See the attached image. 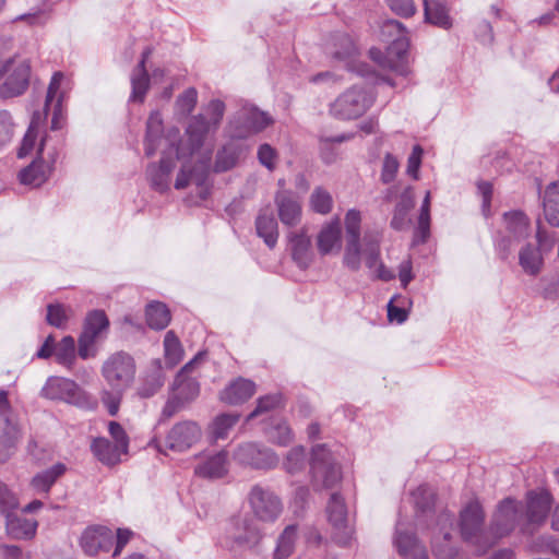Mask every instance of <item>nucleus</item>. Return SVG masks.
<instances>
[{
    "label": "nucleus",
    "instance_id": "nucleus-61",
    "mask_svg": "<svg viewBox=\"0 0 559 559\" xmlns=\"http://www.w3.org/2000/svg\"><path fill=\"white\" fill-rule=\"evenodd\" d=\"M124 390L126 388H112L111 391H104L102 393V402L111 416L118 413Z\"/></svg>",
    "mask_w": 559,
    "mask_h": 559
},
{
    "label": "nucleus",
    "instance_id": "nucleus-40",
    "mask_svg": "<svg viewBox=\"0 0 559 559\" xmlns=\"http://www.w3.org/2000/svg\"><path fill=\"white\" fill-rule=\"evenodd\" d=\"M414 198L411 188H407L401 195L391 219V227L395 230H404L408 227L411 219L408 212L414 207Z\"/></svg>",
    "mask_w": 559,
    "mask_h": 559
},
{
    "label": "nucleus",
    "instance_id": "nucleus-32",
    "mask_svg": "<svg viewBox=\"0 0 559 559\" xmlns=\"http://www.w3.org/2000/svg\"><path fill=\"white\" fill-rule=\"evenodd\" d=\"M543 210L549 225L559 227V180L550 182L544 190Z\"/></svg>",
    "mask_w": 559,
    "mask_h": 559
},
{
    "label": "nucleus",
    "instance_id": "nucleus-7",
    "mask_svg": "<svg viewBox=\"0 0 559 559\" xmlns=\"http://www.w3.org/2000/svg\"><path fill=\"white\" fill-rule=\"evenodd\" d=\"M523 524V504L514 499L507 498L499 503L493 513L489 527L490 539H495L496 544L516 527L522 531Z\"/></svg>",
    "mask_w": 559,
    "mask_h": 559
},
{
    "label": "nucleus",
    "instance_id": "nucleus-12",
    "mask_svg": "<svg viewBox=\"0 0 559 559\" xmlns=\"http://www.w3.org/2000/svg\"><path fill=\"white\" fill-rule=\"evenodd\" d=\"M102 373L111 388L127 389L134 379V360L124 352L115 353L104 362Z\"/></svg>",
    "mask_w": 559,
    "mask_h": 559
},
{
    "label": "nucleus",
    "instance_id": "nucleus-63",
    "mask_svg": "<svg viewBox=\"0 0 559 559\" xmlns=\"http://www.w3.org/2000/svg\"><path fill=\"white\" fill-rule=\"evenodd\" d=\"M399 170V162L396 157L392 154L388 153L384 156L382 170H381V181L383 183H390L395 179L396 173Z\"/></svg>",
    "mask_w": 559,
    "mask_h": 559
},
{
    "label": "nucleus",
    "instance_id": "nucleus-39",
    "mask_svg": "<svg viewBox=\"0 0 559 559\" xmlns=\"http://www.w3.org/2000/svg\"><path fill=\"white\" fill-rule=\"evenodd\" d=\"M255 229L265 245L273 249L278 238V226L274 215L270 213H260L255 219Z\"/></svg>",
    "mask_w": 559,
    "mask_h": 559
},
{
    "label": "nucleus",
    "instance_id": "nucleus-41",
    "mask_svg": "<svg viewBox=\"0 0 559 559\" xmlns=\"http://www.w3.org/2000/svg\"><path fill=\"white\" fill-rule=\"evenodd\" d=\"M424 11L427 22L444 29L452 26V21L444 3L438 0H424Z\"/></svg>",
    "mask_w": 559,
    "mask_h": 559
},
{
    "label": "nucleus",
    "instance_id": "nucleus-33",
    "mask_svg": "<svg viewBox=\"0 0 559 559\" xmlns=\"http://www.w3.org/2000/svg\"><path fill=\"white\" fill-rule=\"evenodd\" d=\"M318 250L322 255L341 248V225L338 221L329 223L322 227L317 238Z\"/></svg>",
    "mask_w": 559,
    "mask_h": 559
},
{
    "label": "nucleus",
    "instance_id": "nucleus-21",
    "mask_svg": "<svg viewBox=\"0 0 559 559\" xmlns=\"http://www.w3.org/2000/svg\"><path fill=\"white\" fill-rule=\"evenodd\" d=\"M393 544L403 559H428V551L414 533H407L397 522Z\"/></svg>",
    "mask_w": 559,
    "mask_h": 559
},
{
    "label": "nucleus",
    "instance_id": "nucleus-31",
    "mask_svg": "<svg viewBox=\"0 0 559 559\" xmlns=\"http://www.w3.org/2000/svg\"><path fill=\"white\" fill-rule=\"evenodd\" d=\"M7 534L13 539H29L35 536L37 522L16 515L14 512L5 516Z\"/></svg>",
    "mask_w": 559,
    "mask_h": 559
},
{
    "label": "nucleus",
    "instance_id": "nucleus-54",
    "mask_svg": "<svg viewBox=\"0 0 559 559\" xmlns=\"http://www.w3.org/2000/svg\"><path fill=\"white\" fill-rule=\"evenodd\" d=\"M293 439V431L285 421L278 423L269 431V440L281 447H287Z\"/></svg>",
    "mask_w": 559,
    "mask_h": 559
},
{
    "label": "nucleus",
    "instance_id": "nucleus-18",
    "mask_svg": "<svg viewBox=\"0 0 559 559\" xmlns=\"http://www.w3.org/2000/svg\"><path fill=\"white\" fill-rule=\"evenodd\" d=\"M41 395L50 400H61L71 404H79L83 392L79 385L70 379L50 377L41 389Z\"/></svg>",
    "mask_w": 559,
    "mask_h": 559
},
{
    "label": "nucleus",
    "instance_id": "nucleus-4",
    "mask_svg": "<svg viewBox=\"0 0 559 559\" xmlns=\"http://www.w3.org/2000/svg\"><path fill=\"white\" fill-rule=\"evenodd\" d=\"M31 64L17 56L0 58V98L9 99L23 95L31 81Z\"/></svg>",
    "mask_w": 559,
    "mask_h": 559
},
{
    "label": "nucleus",
    "instance_id": "nucleus-37",
    "mask_svg": "<svg viewBox=\"0 0 559 559\" xmlns=\"http://www.w3.org/2000/svg\"><path fill=\"white\" fill-rule=\"evenodd\" d=\"M163 130V119L159 111H152L146 122V134L144 141L146 156L151 157L156 153Z\"/></svg>",
    "mask_w": 559,
    "mask_h": 559
},
{
    "label": "nucleus",
    "instance_id": "nucleus-3",
    "mask_svg": "<svg viewBox=\"0 0 559 559\" xmlns=\"http://www.w3.org/2000/svg\"><path fill=\"white\" fill-rule=\"evenodd\" d=\"M484 522L485 513L477 500L469 501L460 512L461 537L478 555L485 554L495 545V539H490V531L484 528Z\"/></svg>",
    "mask_w": 559,
    "mask_h": 559
},
{
    "label": "nucleus",
    "instance_id": "nucleus-23",
    "mask_svg": "<svg viewBox=\"0 0 559 559\" xmlns=\"http://www.w3.org/2000/svg\"><path fill=\"white\" fill-rule=\"evenodd\" d=\"M228 454L219 451L214 454L204 455L194 467L195 475L204 478H221L228 472Z\"/></svg>",
    "mask_w": 559,
    "mask_h": 559
},
{
    "label": "nucleus",
    "instance_id": "nucleus-60",
    "mask_svg": "<svg viewBox=\"0 0 559 559\" xmlns=\"http://www.w3.org/2000/svg\"><path fill=\"white\" fill-rule=\"evenodd\" d=\"M198 102V92L195 88L190 87L186 90L176 100L177 109L180 114L187 116L191 114Z\"/></svg>",
    "mask_w": 559,
    "mask_h": 559
},
{
    "label": "nucleus",
    "instance_id": "nucleus-27",
    "mask_svg": "<svg viewBox=\"0 0 559 559\" xmlns=\"http://www.w3.org/2000/svg\"><path fill=\"white\" fill-rule=\"evenodd\" d=\"M55 163V156L49 163L41 159L34 160L29 166L20 171L19 179L21 183L33 187L41 186L48 179Z\"/></svg>",
    "mask_w": 559,
    "mask_h": 559
},
{
    "label": "nucleus",
    "instance_id": "nucleus-42",
    "mask_svg": "<svg viewBox=\"0 0 559 559\" xmlns=\"http://www.w3.org/2000/svg\"><path fill=\"white\" fill-rule=\"evenodd\" d=\"M164 384V374L159 361H155L152 369L145 374L138 389V394L147 399L156 394Z\"/></svg>",
    "mask_w": 559,
    "mask_h": 559
},
{
    "label": "nucleus",
    "instance_id": "nucleus-14",
    "mask_svg": "<svg viewBox=\"0 0 559 559\" xmlns=\"http://www.w3.org/2000/svg\"><path fill=\"white\" fill-rule=\"evenodd\" d=\"M453 527V514L449 511L440 512L431 538V549L437 559H455L457 548L451 543Z\"/></svg>",
    "mask_w": 559,
    "mask_h": 559
},
{
    "label": "nucleus",
    "instance_id": "nucleus-50",
    "mask_svg": "<svg viewBox=\"0 0 559 559\" xmlns=\"http://www.w3.org/2000/svg\"><path fill=\"white\" fill-rule=\"evenodd\" d=\"M309 204L313 212L326 215L332 211L333 199L328 190L316 187L310 194Z\"/></svg>",
    "mask_w": 559,
    "mask_h": 559
},
{
    "label": "nucleus",
    "instance_id": "nucleus-9",
    "mask_svg": "<svg viewBox=\"0 0 559 559\" xmlns=\"http://www.w3.org/2000/svg\"><path fill=\"white\" fill-rule=\"evenodd\" d=\"M248 502L253 515L265 523H274L283 512L281 498L270 488L261 485H254L250 489Z\"/></svg>",
    "mask_w": 559,
    "mask_h": 559
},
{
    "label": "nucleus",
    "instance_id": "nucleus-43",
    "mask_svg": "<svg viewBox=\"0 0 559 559\" xmlns=\"http://www.w3.org/2000/svg\"><path fill=\"white\" fill-rule=\"evenodd\" d=\"M242 153L241 145L230 141L217 152L214 169L217 173L231 169Z\"/></svg>",
    "mask_w": 559,
    "mask_h": 559
},
{
    "label": "nucleus",
    "instance_id": "nucleus-46",
    "mask_svg": "<svg viewBox=\"0 0 559 559\" xmlns=\"http://www.w3.org/2000/svg\"><path fill=\"white\" fill-rule=\"evenodd\" d=\"M296 542L297 526L294 524L287 525L277 538L274 558L287 559L294 552Z\"/></svg>",
    "mask_w": 559,
    "mask_h": 559
},
{
    "label": "nucleus",
    "instance_id": "nucleus-1",
    "mask_svg": "<svg viewBox=\"0 0 559 559\" xmlns=\"http://www.w3.org/2000/svg\"><path fill=\"white\" fill-rule=\"evenodd\" d=\"M361 215L357 210H349L345 215L346 247L343 263L350 271H358L361 259L382 281L394 278V274L380 261V243L382 234L379 230H366L360 238Z\"/></svg>",
    "mask_w": 559,
    "mask_h": 559
},
{
    "label": "nucleus",
    "instance_id": "nucleus-6",
    "mask_svg": "<svg viewBox=\"0 0 559 559\" xmlns=\"http://www.w3.org/2000/svg\"><path fill=\"white\" fill-rule=\"evenodd\" d=\"M201 428L195 421L185 420L173 426L164 442L154 438L150 444L162 453H166V450L183 452L193 447L201 439Z\"/></svg>",
    "mask_w": 559,
    "mask_h": 559
},
{
    "label": "nucleus",
    "instance_id": "nucleus-16",
    "mask_svg": "<svg viewBox=\"0 0 559 559\" xmlns=\"http://www.w3.org/2000/svg\"><path fill=\"white\" fill-rule=\"evenodd\" d=\"M272 122V118L266 112L259 110L254 106L246 105L237 114L235 135L246 138L251 133L262 131Z\"/></svg>",
    "mask_w": 559,
    "mask_h": 559
},
{
    "label": "nucleus",
    "instance_id": "nucleus-2",
    "mask_svg": "<svg viewBox=\"0 0 559 559\" xmlns=\"http://www.w3.org/2000/svg\"><path fill=\"white\" fill-rule=\"evenodd\" d=\"M383 36H395L385 52L379 48L369 50L370 58L383 69H389L395 73L406 76L409 73L408 66V38L404 25L396 20L386 21L381 29Z\"/></svg>",
    "mask_w": 559,
    "mask_h": 559
},
{
    "label": "nucleus",
    "instance_id": "nucleus-52",
    "mask_svg": "<svg viewBox=\"0 0 559 559\" xmlns=\"http://www.w3.org/2000/svg\"><path fill=\"white\" fill-rule=\"evenodd\" d=\"M165 359L170 367L177 365L183 355L181 343L173 331H168L164 338Z\"/></svg>",
    "mask_w": 559,
    "mask_h": 559
},
{
    "label": "nucleus",
    "instance_id": "nucleus-58",
    "mask_svg": "<svg viewBox=\"0 0 559 559\" xmlns=\"http://www.w3.org/2000/svg\"><path fill=\"white\" fill-rule=\"evenodd\" d=\"M225 114V104L219 99L211 100L204 109V116L212 127L217 130Z\"/></svg>",
    "mask_w": 559,
    "mask_h": 559
},
{
    "label": "nucleus",
    "instance_id": "nucleus-62",
    "mask_svg": "<svg viewBox=\"0 0 559 559\" xmlns=\"http://www.w3.org/2000/svg\"><path fill=\"white\" fill-rule=\"evenodd\" d=\"M14 133L12 116L7 110H0V148L11 142Z\"/></svg>",
    "mask_w": 559,
    "mask_h": 559
},
{
    "label": "nucleus",
    "instance_id": "nucleus-44",
    "mask_svg": "<svg viewBox=\"0 0 559 559\" xmlns=\"http://www.w3.org/2000/svg\"><path fill=\"white\" fill-rule=\"evenodd\" d=\"M354 138L353 133H343L335 136H321L319 140L320 156L324 164H333L337 160L338 152L335 143H343Z\"/></svg>",
    "mask_w": 559,
    "mask_h": 559
},
{
    "label": "nucleus",
    "instance_id": "nucleus-28",
    "mask_svg": "<svg viewBox=\"0 0 559 559\" xmlns=\"http://www.w3.org/2000/svg\"><path fill=\"white\" fill-rule=\"evenodd\" d=\"M412 497L416 509L417 523L421 525L433 514L436 492L428 485H420L413 491Z\"/></svg>",
    "mask_w": 559,
    "mask_h": 559
},
{
    "label": "nucleus",
    "instance_id": "nucleus-53",
    "mask_svg": "<svg viewBox=\"0 0 559 559\" xmlns=\"http://www.w3.org/2000/svg\"><path fill=\"white\" fill-rule=\"evenodd\" d=\"M72 314V310L60 304L48 305L47 307V322L58 329H63L67 325L69 318Z\"/></svg>",
    "mask_w": 559,
    "mask_h": 559
},
{
    "label": "nucleus",
    "instance_id": "nucleus-15",
    "mask_svg": "<svg viewBox=\"0 0 559 559\" xmlns=\"http://www.w3.org/2000/svg\"><path fill=\"white\" fill-rule=\"evenodd\" d=\"M326 513L329 522L334 530L333 539L341 546H348L353 537V530L348 525L344 499L337 492L331 495L326 506Z\"/></svg>",
    "mask_w": 559,
    "mask_h": 559
},
{
    "label": "nucleus",
    "instance_id": "nucleus-57",
    "mask_svg": "<svg viewBox=\"0 0 559 559\" xmlns=\"http://www.w3.org/2000/svg\"><path fill=\"white\" fill-rule=\"evenodd\" d=\"M306 462V453L304 447H295L287 453L284 466L286 471L294 474L300 471Z\"/></svg>",
    "mask_w": 559,
    "mask_h": 559
},
{
    "label": "nucleus",
    "instance_id": "nucleus-49",
    "mask_svg": "<svg viewBox=\"0 0 559 559\" xmlns=\"http://www.w3.org/2000/svg\"><path fill=\"white\" fill-rule=\"evenodd\" d=\"M132 93L130 100L143 103L150 88V76L145 68L134 69L131 75Z\"/></svg>",
    "mask_w": 559,
    "mask_h": 559
},
{
    "label": "nucleus",
    "instance_id": "nucleus-56",
    "mask_svg": "<svg viewBox=\"0 0 559 559\" xmlns=\"http://www.w3.org/2000/svg\"><path fill=\"white\" fill-rule=\"evenodd\" d=\"M281 394H269L258 400L257 407L248 415L247 420H251L264 412H269L282 404Z\"/></svg>",
    "mask_w": 559,
    "mask_h": 559
},
{
    "label": "nucleus",
    "instance_id": "nucleus-55",
    "mask_svg": "<svg viewBox=\"0 0 559 559\" xmlns=\"http://www.w3.org/2000/svg\"><path fill=\"white\" fill-rule=\"evenodd\" d=\"M335 46H340L333 51V57L337 60H345L356 52V45L346 34L335 36Z\"/></svg>",
    "mask_w": 559,
    "mask_h": 559
},
{
    "label": "nucleus",
    "instance_id": "nucleus-45",
    "mask_svg": "<svg viewBox=\"0 0 559 559\" xmlns=\"http://www.w3.org/2000/svg\"><path fill=\"white\" fill-rule=\"evenodd\" d=\"M240 414L224 413L217 415L210 426L212 439L224 440L228 437L230 429L239 421Z\"/></svg>",
    "mask_w": 559,
    "mask_h": 559
},
{
    "label": "nucleus",
    "instance_id": "nucleus-24",
    "mask_svg": "<svg viewBox=\"0 0 559 559\" xmlns=\"http://www.w3.org/2000/svg\"><path fill=\"white\" fill-rule=\"evenodd\" d=\"M288 239L293 260L298 267L302 270L308 269L314 257L310 238L301 230L299 233H290Z\"/></svg>",
    "mask_w": 559,
    "mask_h": 559
},
{
    "label": "nucleus",
    "instance_id": "nucleus-19",
    "mask_svg": "<svg viewBox=\"0 0 559 559\" xmlns=\"http://www.w3.org/2000/svg\"><path fill=\"white\" fill-rule=\"evenodd\" d=\"M115 536L112 532L105 526L87 527L80 539L84 552L88 556H95L99 551H109L114 546Z\"/></svg>",
    "mask_w": 559,
    "mask_h": 559
},
{
    "label": "nucleus",
    "instance_id": "nucleus-5",
    "mask_svg": "<svg viewBox=\"0 0 559 559\" xmlns=\"http://www.w3.org/2000/svg\"><path fill=\"white\" fill-rule=\"evenodd\" d=\"M374 96L364 87L353 86L330 104L329 112L338 120H354L361 117L373 105Z\"/></svg>",
    "mask_w": 559,
    "mask_h": 559
},
{
    "label": "nucleus",
    "instance_id": "nucleus-48",
    "mask_svg": "<svg viewBox=\"0 0 559 559\" xmlns=\"http://www.w3.org/2000/svg\"><path fill=\"white\" fill-rule=\"evenodd\" d=\"M109 321L105 312L102 310H94L87 314L82 333L95 338L96 341L103 332L107 331Z\"/></svg>",
    "mask_w": 559,
    "mask_h": 559
},
{
    "label": "nucleus",
    "instance_id": "nucleus-22",
    "mask_svg": "<svg viewBox=\"0 0 559 559\" xmlns=\"http://www.w3.org/2000/svg\"><path fill=\"white\" fill-rule=\"evenodd\" d=\"M227 537L238 547H253L261 540L262 533L251 520L242 519L233 522Z\"/></svg>",
    "mask_w": 559,
    "mask_h": 559
},
{
    "label": "nucleus",
    "instance_id": "nucleus-11",
    "mask_svg": "<svg viewBox=\"0 0 559 559\" xmlns=\"http://www.w3.org/2000/svg\"><path fill=\"white\" fill-rule=\"evenodd\" d=\"M552 506V497L546 490H532L526 495L525 508L523 507V534L533 532L545 523Z\"/></svg>",
    "mask_w": 559,
    "mask_h": 559
},
{
    "label": "nucleus",
    "instance_id": "nucleus-25",
    "mask_svg": "<svg viewBox=\"0 0 559 559\" xmlns=\"http://www.w3.org/2000/svg\"><path fill=\"white\" fill-rule=\"evenodd\" d=\"M175 168V162L168 157H162L159 164H150L146 176L153 189L166 192L169 189L170 174Z\"/></svg>",
    "mask_w": 559,
    "mask_h": 559
},
{
    "label": "nucleus",
    "instance_id": "nucleus-10",
    "mask_svg": "<svg viewBox=\"0 0 559 559\" xmlns=\"http://www.w3.org/2000/svg\"><path fill=\"white\" fill-rule=\"evenodd\" d=\"M506 234L497 240V250L502 260H507L514 243L530 236V219L521 211L504 213Z\"/></svg>",
    "mask_w": 559,
    "mask_h": 559
},
{
    "label": "nucleus",
    "instance_id": "nucleus-13",
    "mask_svg": "<svg viewBox=\"0 0 559 559\" xmlns=\"http://www.w3.org/2000/svg\"><path fill=\"white\" fill-rule=\"evenodd\" d=\"M234 460L243 466L254 469H270L278 464L276 453L258 442H245L234 451Z\"/></svg>",
    "mask_w": 559,
    "mask_h": 559
},
{
    "label": "nucleus",
    "instance_id": "nucleus-59",
    "mask_svg": "<svg viewBox=\"0 0 559 559\" xmlns=\"http://www.w3.org/2000/svg\"><path fill=\"white\" fill-rule=\"evenodd\" d=\"M19 506V499L15 495L9 490L7 485L0 483V513L8 516V514H11Z\"/></svg>",
    "mask_w": 559,
    "mask_h": 559
},
{
    "label": "nucleus",
    "instance_id": "nucleus-29",
    "mask_svg": "<svg viewBox=\"0 0 559 559\" xmlns=\"http://www.w3.org/2000/svg\"><path fill=\"white\" fill-rule=\"evenodd\" d=\"M62 79L63 74L61 72H56L51 78L46 95L45 109H48L50 106H53V116L51 119L52 130H59L62 127L60 116L63 94L59 93V87Z\"/></svg>",
    "mask_w": 559,
    "mask_h": 559
},
{
    "label": "nucleus",
    "instance_id": "nucleus-47",
    "mask_svg": "<svg viewBox=\"0 0 559 559\" xmlns=\"http://www.w3.org/2000/svg\"><path fill=\"white\" fill-rule=\"evenodd\" d=\"M146 322L154 330H163L170 322V312L165 304L155 301L146 307Z\"/></svg>",
    "mask_w": 559,
    "mask_h": 559
},
{
    "label": "nucleus",
    "instance_id": "nucleus-64",
    "mask_svg": "<svg viewBox=\"0 0 559 559\" xmlns=\"http://www.w3.org/2000/svg\"><path fill=\"white\" fill-rule=\"evenodd\" d=\"M108 431L111 438L115 440V444L128 453L129 437L123 427L117 421H110L108 424Z\"/></svg>",
    "mask_w": 559,
    "mask_h": 559
},
{
    "label": "nucleus",
    "instance_id": "nucleus-17",
    "mask_svg": "<svg viewBox=\"0 0 559 559\" xmlns=\"http://www.w3.org/2000/svg\"><path fill=\"white\" fill-rule=\"evenodd\" d=\"M202 359L203 354L199 353L193 359L187 362L176 376L174 382L175 394L183 403L194 400L200 393L199 382L192 373Z\"/></svg>",
    "mask_w": 559,
    "mask_h": 559
},
{
    "label": "nucleus",
    "instance_id": "nucleus-36",
    "mask_svg": "<svg viewBox=\"0 0 559 559\" xmlns=\"http://www.w3.org/2000/svg\"><path fill=\"white\" fill-rule=\"evenodd\" d=\"M94 455L106 465H116L120 462L121 455L127 454L118 448L117 444H112L106 438H96L91 445Z\"/></svg>",
    "mask_w": 559,
    "mask_h": 559
},
{
    "label": "nucleus",
    "instance_id": "nucleus-35",
    "mask_svg": "<svg viewBox=\"0 0 559 559\" xmlns=\"http://www.w3.org/2000/svg\"><path fill=\"white\" fill-rule=\"evenodd\" d=\"M209 169V159L201 162L194 168L183 165L177 175L175 188L181 190L187 188L190 183L202 186L206 179Z\"/></svg>",
    "mask_w": 559,
    "mask_h": 559
},
{
    "label": "nucleus",
    "instance_id": "nucleus-51",
    "mask_svg": "<svg viewBox=\"0 0 559 559\" xmlns=\"http://www.w3.org/2000/svg\"><path fill=\"white\" fill-rule=\"evenodd\" d=\"M57 361L71 368L75 361V342L72 336H64L55 348Z\"/></svg>",
    "mask_w": 559,
    "mask_h": 559
},
{
    "label": "nucleus",
    "instance_id": "nucleus-34",
    "mask_svg": "<svg viewBox=\"0 0 559 559\" xmlns=\"http://www.w3.org/2000/svg\"><path fill=\"white\" fill-rule=\"evenodd\" d=\"M214 131L216 130L207 121L204 115L199 114L194 116L187 128V134L191 147V153L199 150L203 145L205 136L210 132Z\"/></svg>",
    "mask_w": 559,
    "mask_h": 559
},
{
    "label": "nucleus",
    "instance_id": "nucleus-20",
    "mask_svg": "<svg viewBox=\"0 0 559 559\" xmlns=\"http://www.w3.org/2000/svg\"><path fill=\"white\" fill-rule=\"evenodd\" d=\"M281 222L289 227L301 221V203L299 198L290 190H280L274 198Z\"/></svg>",
    "mask_w": 559,
    "mask_h": 559
},
{
    "label": "nucleus",
    "instance_id": "nucleus-38",
    "mask_svg": "<svg viewBox=\"0 0 559 559\" xmlns=\"http://www.w3.org/2000/svg\"><path fill=\"white\" fill-rule=\"evenodd\" d=\"M519 264L527 275H538L544 264L539 248L531 243L523 246L519 252Z\"/></svg>",
    "mask_w": 559,
    "mask_h": 559
},
{
    "label": "nucleus",
    "instance_id": "nucleus-8",
    "mask_svg": "<svg viewBox=\"0 0 559 559\" xmlns=\"http://www.w3.org/2000/svg\"><path fill=\"white\" fill-rule=\"evenodd\" d=\"M311 474L314 487L332 488L341 478V469L325 444L312 448Z\"/></svg>",
    "mask_w": 559,
    "mask_h": 559
},
{
    "label": "nucleus",
    "instance_id": "nucleus-26",
    "mask_svg": "<svg viewBox=\"0 0 559 559\" xmlns=\"http://www.w3.org/2000/svg\"><path fill=\"white\" fill-rule=\"evenodd\" d=\"M254 392V382L238 378L221 392V400L230 405H239L248 401Z\"/></svg>",
    "mask_w": 559,
    "mask_h": 559
},
{
    "label": "nucleus",
    "instance_id": "nucleus-30",
    "mask_svg": "<svg viewBox=\"0 0 559 559\" xmlns=\"http://www.w3.org/2000/svg\"><path fill=\"white\" fill-rule=\"evenodd\" d=\"M67 472L63 463H56L52 466L37 473L31 480L32 488L38 493L48 495L51 487Z\"/></svg>",
    "mask_w": 559,
    "mask_h": 559
}]
</instances>
